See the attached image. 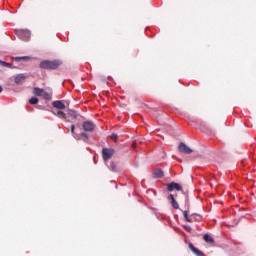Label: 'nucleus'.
Returning <instances> with one entry per match:
<instances>
[{
  "mask_svg": "<svg viewBox=\"0 0 256 256\" xmlns=\"http://www.w3.org/2000/svg\"><path fill=\"white\" fill-rule=\"evenodd\" d=\"M168 200H169V201L175 200V196H174L173 194H169Z\"/></svg>",
  "mask_w": 256,
  "mask_h": 256,
  "instance_id": "nucleus-25",
  "label": "nucleus"
},
{
  "mask_svg": "<svg viewBox=\"0 0 256 256\" xmlns=\"http://www.w3.org/2000/svg\"><path fill=\"white\" fill-rule=\"evenodd\" d=\"M61 60H43L40 62V69H47L48 71H53L59 69V66L62 65Z\"/></svg>",
  "mask_w": 256,
  "mask_h": 256,
  "instance_id": "nucleus-1",
  "label": "nucleus"
},
{
  "mask_svg": "<svg viewBox=\"0 0 256 256\" xmlns=\"http://www.w3.org/2000/svg\"><path fill=\"white\" fill-rule=\"evenodd\" d=\"M67 120L66 121H71L70 119H77L80 117L79 113L75 110L69 109L67 114H66Z\"/></svg>",
  "mask_w": 256,
  "mask_h": 256,
  "instance_id": "nucleus-9",
  "label": "nucleus"
},
{
  "mask_svg": "<svg viewBox=\"0 0 256 256\" xmlns=\"http://www.w3.org/2000/svg\"><path fill=\"white\" fill-rule=\"evenodd\" d=\"M52 106L55 107V109H60V110L65 109V103H63L62 100H56L52 102Z\"/></svg>",
  "mask_w": 256,
  "mask_h": 256,
  "instance_id": "nucleus-12",
  "label": "nucleus"
},
{
  "mask_svg": "<svg viewBox=\"0 0 256 256\" xmlns=\"http://www.w3.org/2000/svg\"><path fill=\"white\" fill-rule=\"evenodd\" d=\"M51 113H53V115H57V112L54 110H51Z\"/></svg>",
  "mask_w": 256,
  "mask_h": 256,
  "instance_id": "nucleus-30",
  "label": "nucleus"
},
{
  "mask_svg": "<svg viewBox=\"0 0 256 256\" xmlns=\"http://www.w3.org/2000/svg\"><path fill=\"white\" fill-rule=\"evenodd\" d=\"M184 201H185V209L183 211L184 219L187 221V223H193V220L189 218V194L187 192H184Z\"/></svg>",
  "mask_w": 256,
  "mask_h": 256,
  "instance_id": "nucleus-2",
  "label": "nucleus"
},
{
  "mask_svg": "<svg viewBox=\"0 0 256 256\" xmlns=\"http://www.w3.org/2000/svg\"><path fill=\"white\" fill-rule=\"evenodd\" d=\"M203 239L206 243H215V240L209 234H204Z\"/></svg>",
  "mask_w": 256,
  "mask_h": 256,
  "instance_id": "nucleus-19",
  "label": "nucleus"
},
{
  "mask_svg": "<svg viewBox=\"0 0 256 256\" xmlns=\"http://www.w3.org/2000/svg\"><path fill=\"white\" fill-rule=\"evenodd\" d=\"M132 147L135 149V147H137V143L133 142Z\"/></svg>",
  "mask_w": 256,
  "mask_h": 256,
  "instance_id": "nucleus-28",
  "label": "nucleus"
},
{
  "mask_svg": "<svg viewBox=\"0 0 256 256\" xmlns=\"http://www.w3.org/2000/svg\"><path fill=\"white\" fill-rule=\"evenodd\" d=\"M82 129L86 133H92L95 130V124L92 121H85L82 123Z\"/></svg>",
  "mask_w": 256,
  "mask_h": 256,
  "instance_id": "nucleus-6",
  "label": "nucleus"
},
{
  "mask_svg": "<svg viewBox=\"0 0 256 256\" xmlns=\"http://www.w3.org/2000/svg\"><path fill=\"white\" fill-rule=\"evenodd\" d=\"M184 228H185L187 231H192V228H191V226H189V225H184Z\"/></svg>",
  "mask_w": 256,
  "mask_h": 256,
  "instance_id": "nucleus-26",
  "label": "nucleus"
},
{
  "mask_svg": "<svg viewBox=\"0 0 256 256\" xmlns=\"http://www.w3.org/2000/svg\"><path fill=\"white\" fill-rule=\"evenodd\" d=\"M115 155V149L113 148H103L102 149V157L104 161H109L111 157Z\"/></svg>",
  "mask_w": 256,
  "mask_h": 256,
  "instance_id": "nucleus-5",
  "label": "nucleus"
},
{
  "mask_svg": "<svg viewBox=\"0 0 256 256\" xmlns=\"http://www.w3.org/2000/svg\"><path fill=\"white\" fill-rule=\"evenodd\" d=\"M178 149L180 153H185L186 155H190V153H193V149H191L189 146H187L183 142L179 144Z\"/></svg>",
  "mask_w": 256,
  "mask_h": 256,
  "instance_id": "nucleus-7",
  "label": "nucleus"
},
{
  "mask_svg": "<svg viewBox=\"0 0 256 256\" xmlns=\"http://www.w3.org/2000/svg\"><path fill=\"white\" fill-rule=\"evenodd\" d=\"M189 249L192 253H195L196 256H205V254L201 250L197 249L193 243H189Z\"/></svg>",
  "mask_w": 256,
  "mask_h": 256,
  "instance_id": "nucleus-11",
  "label": "nucleus"
},
{
  "mask_svg": "<svg viewBox=\"0 0 256 256\" xmlns=\"http://www.w3.org/2000/svg\"><path fill=\"white\" fill-rule=\"evenodd\" d=\"M167 191H169L170 193L172 191H182V194L185 195V193H187V195H189V193L185 190H183V187L181 186V184L176 183V182H171L169 184H167Z\"/></svg>",
  "mask_w": 256,
  "mask_h": 256,
  "instance_id": "nucleus-3",
  "label": "nucleus"
},
{
  "mask_svg": "<svg viewBox=\"0 0 256 256\" xmlns=\"http://www.w3.org/2000/svg\"><path fill=\"white\" fill-rule=\"evenodd\" d=\"M14 61H16L17 63H19V61H21V57H14Z\"/></svg>",
  "mask_w": 256,
  "mask_h": 256,
  "instance_id": "nucleus-27",
  "label": "nucleus"
},
{
  "mask_svg": "<svg viewBox=\"0 0 256 256\" xmlns=\"http://www.w3.org/2000/svg\"><path fill=\"white\" fill-rule=\"evenodd\" d=\"M56 117H59V119H64V121H68L67 114L61 110L56 112Z\"/></svg>",
  "mask_w": 256,
  "mask_h": 256,
  "instance_id": "nucleus-15",
  "label": "nucleus"
},
{
  "mask_svg": "<svg viewBox=\"0 0 256 256\" xmlns=\"http://www.w3.org/2000/svg\"><path fill=\"white\" fill-rule=\"evenodd\" d=\"M70 133L72 134V137H74L76 139V141H81V138L77 135V133H75V125L72 124L70 126Z\"/></svg>",
  "mask_w": 256,
  "mask_h": 256,
  "instance_id": "nucleus-14",
  "label": "nucleus"
},
{
  "mask_svg": "<svg viewBox=\"0 0 256 256\" xmlns=\"http://www.w3.org/2000/svg\"><path fill=\"white\" fill-rule=\"evenodd\" d=\"M16 33L22 41H29L31 39V31L29 30L18 29Z\"/></svg>",
  "mask_w": 256,
  "mask_h": 256,
  "instance_id": "nucleus-4",
  "label": "nucleus"
},
{
  "mask_svg": "<svg viewBox=\"0 0 256 256\" xmlns=\"http://www.w3.org/2000/svg\"><path fill=\"white\" fill-rule=\"evenodd\" d=\"M20 59H21V61H29V60H31V57L30 56H21Z\"/></svg>",
  "mask_w": 256,
  "mask_h": 256,
  "instance_id": "nucleus-24",
  "label": "nucleus"
},
{
  "mask_svg": "<svg viewBox=\"0 0 256 256\" xmlns=\"http://www.w3.org/2000/svg\"><path fill=\"white\" fill-rule=\"evenodd\" d=\"M110 139H112V141H115V143H117V139H118L117 134L112 133V134L110 135Z\"/></svg>",
  "mask_w": 256,
  "mask_h": 256,
  "instance_id": "nucleus-23",
  "label": "nucleus"
},
{
  "mask_svg": "<svg viewBox=\"0 0 256 256\" xmlns=\"http://www.w3.org/2000/svg\"><path fill=\"white\" fill-rule=\"evenodd\" d=\"M25 79H27V75L20 73L16 76H14V81L16 83V85H23V83L25 82Z\"/></svg>",
  "mask_w": 256,
  "mask_h": 256,
  "instance_id": "nucleus-8",
  "label": "nucleus"
},
{
  "mask_svg": "<svg viewBox=\"0 0 256 256\" xmlns=\"http://www.w3.org/2000/svg\"><path fill=\"white\" fill-rule=\"evenodd\" d=\"M77 136L80 138V140L87 142L89 140V135H87V133L85 132H81L79 135L77 134Z\"/></svg>",
  "mask_w": 256,
  "mask_h": 256,
  "instance_id": "nucleus-18",
  "label": "nucleus"
},
{
  "mask_svg": "<svg viewBox=\"0 0 256 256\" xmlns=\"http://www.w3.org/2000/svg\"><path fill=\"white\" fill-rule=\"evenodd\" d=\"M164 175L165 174L163 173V170L161 168L154 170V172L152 173L153 179H163Z\"/></svg>",
  "mask_w": 256,
  "mask_h": 256,
  "instance_id": "nucleus-10",
  "label": "nucleus"
},
{
  "mask_svg": "<svg viewBox=\"0 0 256 256\" xmlns=\"http://www.w3.org/2000/svg\"><path fill=\"white\" fill-rule=\"evenodd\" d=\"M0 65L2 67H8V69H15V66H13V64H11L9 62H5L3 60H0Z\"/></svg>",
  "mask_w": 256,
  "mask_h": 256,
  "instance_id": "nucleus-17",
  "label": "nucleus"
},
{
  "mask_svg": "<svg viewBox=\"0 0 256 256\" xmlns=\"http://www.w3.org/2000/svg\"><path fill=\"white\" fill-rule=\"evenodd\" d=\"M37 103H39V99L37 97H32L29 99L30 105H37Z\"/></svg>",
  "mask_w": 256,
  "mask_h": 256,
  "instance_id": "nucleus-20",
  "label": "nucleus"
},
{
  "mask_svg": "<svg viewBox=\"0 0 256 256\" xmlns=\"http://www.w3.org/2000/svg\"><path fill=\"white\" fill-rule=\"evenodd\" d=\"M171 205L173 209H179V203H177V200L171 201Z\"/></svg>",
  "mask_w": 256,
  "mask_h": 256,
  "instance_id": "nucleus-22",
  "label": "nucleus"
},
{
  "mask_svg": "<svg viewBox=\"0 0 256 256\" xmlns=\"http://www.w3.org/2000/svg\"><path fill=\"white\" fill-rule=\"evenodd\" d=\"M32 93L36 97H43V94L45 93V90H43V88L34 87Z\"/></svg>",
  "mask_w": 256,
  "mask_h": 256,
  "instance_id": "nucleus-13",
  "label": "nucleus"
},
{
  "mask_svg": "<svg viewBox=\"0 0 256 256\" xmlns=\"http://www.w3.org/2000/svg\"><path fill=\"white\" fill-rule=\"evenodd\" d=\"M0 93H3V86L0 85Z\"/></svg>",
  "mask_w": 256,
  "mask_h": 256,
  "instance_id": "nucleus-29",
  "label": "nucleus"
},
{
  "mask_svg": "<svg viewBox=\"0 0 256 256\" xmlns=\"http://www.w3.org/2000/svg\"><path fill=\"white\" fill-rule=\"evenodd\" d=\"M43 99H45L46 101H51V99H53V93L51 92H45L44 94H42Z\"/></svg>",
  "mask_w": 256,
  "mask_h": 256,
  "instance_id": "nucleus-16",
  "label": "nucleus"
},
{
  "mask_svg": "<svg viewBox=\"0 0 256 256\" xmlns=\"http://www.w3.org/2000/svg\"><path fill=\"white\" fill-rule=\"evenodd\" d=\"M110 169L113 173H117V164L115 162H111Z\"/></svg>",
  "mask_w": 256,
  "mask_h": 256,
  "instance_id": "nucleus-21",
  "label": "nucleus"
}]
</instances>
